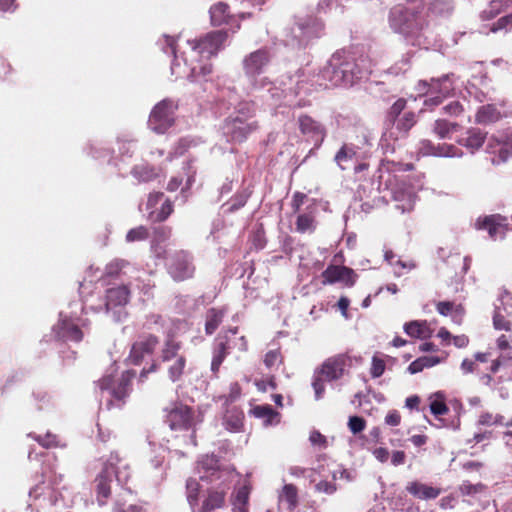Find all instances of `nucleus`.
Returning <instances> with one entry per match:
<instances>
[{
	"mask_svg": "<svg viewBox=\"0 0 512 512\" xmlns=\"http://www.w3.org/2000/svg\"><path fill=\"white\" fill-rule=\"evenodd\" d=\"M227 40V33L223 31H214L196 40H187L185 47L181 50V55L177 54L175 39L170 36H164L166 47H163L165 53L169 51L174 54V60L171 65V72L176 77L188 78L191 81H198L212 73V65L208 60L215 56L224 48Z\"/></svg>",
	"mask_w": 512,
	"mask_h": 512,
	"instance_id": "1",
	"label": "nucleus"
},
{
	"mask_svg": "<svg viewBox=\"0 0 512 512\" xmlns=\"http://www.w3.org/2000/svg\"><path fill=\"white\" fill-rule=\"evenodd\" d=\"M269 61L270 55L265 49L256 50L244 57L242 65L245 76L250 83L249 92L258 94L270 105L281 103V100H283V104L288 106L301 105L300 102L296 103L294 101V97L299 94L301 76L297 75L295 79L289 77V87L286 89L278 87L267 77L261 76Z\"/></svg>",
	"mask_w": 512,
	"mask_h": 512,
	"instance_id": "2",
	"label": "nucleus"
},
{
	"mask_svg": "<svg viewBox=\"0 0 512 512\" xmlns=\"http://www.w3.org/2000/svg\"><path fill=\"white\" fill-rule=\"evenodd\" d=\"M370 73L368 68H361L359 63L348 59L344 53L337 52L323 69L322 77L332 86H351Z\"/></svg>",
	"mask_w": 512,
	"mask_h": 512,
	"instance_id": "3",
	"label": "nucleus"
},
{
	"mask_svg": "<svg viewBox=\"0 0 512 512\" xmlns=\"http://www.w3.org/2000/svg\"><path fill=\"white\" fill-rule=\"evenodd\" d=\"M389 23L395 32L404 35L408 43L427 48V35L419 16L402 6H396L390 11Z\"/></svg>",
	"mask_w": 512,
	"mask_h": 512,
	"instance_id": "4",
	"label": "nucleus"
},
{
	"mask_svg": "<svg viewBox=\"0 0 512 512\" xmlns=\"http://www.w3.org/2000/svg\"><path fill=\"white\" fill-rule=\"evenodd\" d=\"M130 476L131 472L128 463L121 459L118 454L112 453L107 459L103 470L95 480L99 505H104L110 497L113 478H115L120 485H125L130 479Z\"/></svg>",
	"mask_w": 512,
	"mask_h": 512,
	"instance_id": "5",
	"label": "nucleus"
},
{
	"mask_svg": "<svg viewBox=\"0 0 512 512\" xmlns=\"http://www.w3.org/2000/svg\"><path fill=\"white\" fill-rule=\"evenodd\" d=\"M134 373L124 371L120 376L110 373L99 382L101 400L106 399L107 406L119 405V402L128 394V386Z\"/></svg>",
	"mask_w": 512,
	"mask_h": 512,
	"instance_id": "6",
	"label": "nucleus"
},
{
	"mask_svg": "<svg viewBox=\"0 0 512 512\" xmlns=\"http://www.w3.org/2000/svg\"><path fill=\"white\" fill-rule=\"evenodd\" d=\"M418 92L421 94L429 95L425 100V105L437 106L444 98L451 95L455 90L454 81L450 75L442 76L441 78L432 79L430 83L427 81H420L417 86Z\"/></svg>",
	"mask_w": 512,
	"mask_h": 512,
	"instance_id": "7",
	"label": "nucleus"
},
{
	"mask_svg": "<svg viewBox=\"0 0 512 512\" xmlns=\"http://www.w3.org/2000/svg\"><path fill=\"white\" fill-rule=\"evenodd\" d=\"M164 411L165 421L172 431L189 432L194 427V415L187 405L174 402L169 404Z\"/></svg>",
	"mask_w": 512,
	"mask_h": 512,
	"instance_id": "8",
	"label": "nucleus"
},
{
	"mask_svg": "<svg viewBox=\"0 0 512 512\" xmlns=\"http://www.w3.org/2000/svg\"><path fill=\"white\" fill-rule=\"evenodd\" d=\"M237 329H230L224 336L225 340L219 338L217 349L214 352L211 370L217 372L225 356L231 349H237L241 352L247 350V340L244 336L237 337Z\"/></svg>",
	"mask_w": 512,
	"mask_h": 512,
	"instance_id": "9",
	"label": "nucleus"
},
{
	"mask_svg": "<svg viewBox=\"0 0 512 512\" xmlns=\"http://www.w3.org/2000/svg\"><path fill=\"white\" fill-rule=\"evenodd\" d=\"M177 105L171 100L159 102L152 110L148 125L156 133H164L174 121Z\"/></svg>",
	"mask_w": 512,
	"mask_h": 512,
	"instance_id": "10",
	"label": "nucleus"
},
{
	"mask_svg": "<svg viewBox=\"0 0 512 512\" xmlns=\"http://www.w3.org/2000/svg\"><path fill=\"white\" fill-rule=\"evenodd\" d=\"M486 150L493 155L491 160L494 164L503 163L512 157V137L504 132L493 134L488 139Z\"/></svg>",
	"mask_w": 512,
	"mask_h": 512,
	"instance_id": "11",
	"label": "nucleus"
},
{
	"mask_svg": "<svg viewBox=\"0 0 512 512\" xmlns=\"http://www.w3.org/2000/svg\"><path fill=\"white\" fill-rule=\"evenodd\" d=\"M322 29V23L316 18H298L292 28V38L299 46H304L311 39L320 36Z\"/></svg>",
	"mask_w": 512,
	"mask_h": 512,
	"instance_id": "12",
	"label": "nucleus"
},
{
	"mask_svg": "<svg viewBox=\"0 0 512 512\" xmlns=\"http://www.w3.org/2000/svg\"><path fill=\"white\" fill-rule=\"evenodd\" d=\"M197 470L202 480L217 482L223 479L235 478L233 472L220 470L218 460L214 455L202 456L197 464Z\"/></svg>",
	"mask_w": 512,
	"mask_h": 512,
	"instance_id": "13",
	"label": "nucleus"
},
{
	"mask_svg": "<svg viewBox=\"0 0 512 512\" xmlns=\"http://www.w3.org/2000/svg\"><path fill=\"white\" fill-rule=\"evenodd\" d=\"M167 265L169 274L177 281L190 278L195 270L191 256L185 251L174 253Z\"/></svg>",
	"mask_w": 512,
	"mask_h": 512,
	"instance_id": "14",
	"label": "nucleus"
},
{
	"mask_svg": "<svg viewBox=\"0 0 512 512\" xmlns=\"http://www.w3.org/2000/svg\"><path fill=\"white\" fill-rule=\"evenodd\" d=\"M129 297V290L126 286H118L113 287L107 290L106 294V302L104 306L101 305H94L91 300L87 299L84 301V307L83 309L85 311L92 310V311H109L110 309L117 307V306H123L128 302Z\"/></svg>",
	"mask_w": 512,
	"mask_h": 512,
	"instance_id": "15",
	"label": "nucleus"
},
{
	"mask_svg": "<svg viewBox=\"0 0 512 512\" xmlns=\"http://www.w3.org/2000/svg\"><path fill=\"white\" fill-rule=\"evenodd\" d=\"M233 480L234 478H225L208 489L207 496L202 505L203 512H209L224 505L227 492L230 490Z\"/></svg>",
	"mask_w": 512,
	"mask_h": 512,
	"instance_id": "16",
	"label": "nucleus"
},
{
	"mask_svg": "<svg viewBox=\"0 0 512 512\" xmlns=\"http://www.w3.org/2000/svg\"><path fill=\"white\" fill-rule=\"evenodd\" d=\"M393 200L396 202V208L402 213L410 212L414 209L417 196L416 189L406 183H397L391 188Z\"/></svg>",
	"mask_w": 512,
	"mask_h": 512,
	"instance_id": "17",
	"label": "nucleus"
},
{
	"mask_svg": "<svg viewBox=\"0 0 512 512\" xmlns=\"http://www.w3.org/2000/svg\"><path fill=\"white\" fill-rule=\"evenodd\" d=\"M323 284L340 283L345 286H353L357 275L353 269L346 266L330 265L322 273Z\"/></svg>",
	"mask_w": 512,
	"mask_h": 512,
	"instance_id": "18",
	"label": "nucleus"
},
{
	"mask_svg": "<svg viewBox=\"0 0 512 512\" xmlns=\"http://www.w3.org/2000/svg\"><path fill=\"white\" fill-rule=\"evenodd\" d=\"M256 128L254 122H248L239 116L229 118L223 126V132L228 140L241 142Z\"/></svg>",
	"mask_w": 512,
	"mask_h": 512,
	"instance_id": "19",
	"label": "nucleus"
},
{
	"mask_svg": "<svg viewBox=\"0 0 512 512\" xmlns=\"http://www.w3.org/2000/svg\"><path fill=\"white\" fill-rule=\"evenodd\" d=\"M146 210L152 221H163L171 214L172 204L169 200H164L162 193H152L148 197Z\"/></svg>",
	"mask_w": 512,
	"mask_h": 512,
	"instance_id": "20",
	"label": "nucleus"
},
{
	"mask_svg": "<svg viewBox=\"0 0 512 512\" xmlns=\"http://www.w3.org/2000/svg\"><path fill=\"white\" fill-rule=\"evenodd\" d=\"M475 226L479 230H487L489 236L494 240L503 238L506 232L505 218L500 215L479 218Z\"/></svg>",
	"mask_w": 512,
	"mask_h": 512,
	"instance_id": "21",
	"label": "nucleus"
},
{
	"mask_svg": "<svg viewBox=\"0 0 512 512\" xmlns=\"http://www.w3.org/2000/svg\"><path fill=\"white\" fill-rule=\"evenodd\" d=\"M415 123L416 119L414 113H404L401 118L397 119L393 127L383 134V141L388 142L404 137Z\"/></svg>",
	"mask_w": 512,
	"mask_h": 512,
	"instance_id": "22",
	"label": "nucleus"
},
{
	"mask_svg": "<svg viewBox=\"0 0 512 512\" xmlns=\"http://www.w3.org/2000/svg\"><path fill=\"white\" fill-rule=\"evenodd\" d=\"M346 361L347 359L344 355L329 358L323 363L318 374L324 377L328 382L337 380L342 377L344 373Z\"/></svg>",
	"mask_w": 512,
	"mask_h": 512,
	"instance_id": "23",
	"label": "nucleus"
},
{
	"mask_svg": "<svg viewBox=\"0 0 512 512\" xmlns=\"http://www.w3.org/2000/svg\"><path fill=\"white\" fill-rule=\"evenodd\" d=\"M157 340L148 336L138 340L131 348L128 360L133 364H139L141 360L149 356L155 349Z\"/></svg>",
	"mask_w": 512,
	"mask_h": 512,
	"instance_id": "24",
	"label": "nucleus"
},
{
	"mask_svg": "<svg viewBox=\"0 0 512 512\" xmlns=\"http://www.w3.org/2000/svg\"><path fill=\"white\" fill-rule=\"evenodd\" d=\"M421 152L423 155H432L437 157H462L463 152L460 148L451 144H441L434 146L430 141H423L421 143Z\"/></svg>",
	"mask_w": 512,
	"mask_h": 512,
	"instance_id": "25",
	"label": "nucleus"
},
{
	"mask_svg": "<svg viewBox=\"0 0 512 512\" xmlns=\"http://www.w3.org/2000/svg\"><path fill=\"white\" fill-rule=\"evenodd\" d=\"M485 139L486 134L479 128H469L463 136L458 138L457 143L474 153L482 147Z\"/></svg>",
	"mask_w": 512,
	"mask_h": 512,
	"instance_id": "26",
	"label": "nucleus"
},
{
	"mask_svg": "<svg viewBox=\"0 0 512 512\" xmlns=\"http://www.w3.org/2000/svg\"><path fill=\"white\" fill-rule=\"evenodd\" d=\"M61 319L58 324V335L62 338L71 341H80L82 339V332L79 329V319L77 322L73 318L64 317L62 313L60 314Z\"/></svg>",
	"mask_w": 512,
	"mask_h": 512,
	"instance_id": "27",
	"label": "nucleus"
},
{
	"mask_svg": "<svg viewBox=\"0 0 512 512\" xmlns=\"http://www.w3.org/2000/svg\"><path fill=\"white\" fill-rule=\"evenodd\" d=\"M251 487L244 484L235 489L231 495L232 512H249V495Z\"/></svg>",
	"mask_w": 512,
	"mask_h": 512,
	"instance_id": "28",
	"label": "nucleus"
},
{
	"mask_svg": "<svg viewBox=\"0 0 512 512\" xmlns=\"http://www.w3.org/2000/svg\"><path fill=\"white\" fill-rule=\"evenodd\" d=\"M251 413L256 418L262 419L264 426L276 425L280 422V414L269 405H257L251 410Z\"/></svg>",
	"mask_w": 512,
	"mask_h": 512,
	"instance_id": "29",
	"label": "nucleus"
},
{
	"mask_svg": "<svg viewBox=\"0 0 512 512\" xmlns=\"http://www.w3.org/2000/svg\"><path fill=\"white\" fill-rule=\"evenodd\" d=\"M243 418V412L237 407H233L227 410L223 418V425L230 432H239L243 426Z\"/></svg>",
	"mask_w": 512,
	"mask_h": 512,
	"instance_id": "30",
	"label": "nucleus"
},
{
	"mask_svg": "<svg viewBox=\"0 0 512 512\" xmlns=\"http://www.w3.org/2000/svg\"><path fill=\"white\" fill-rule=\"evenodd\" d=\"M227 310L225 307L211 308L206 313L205 331L207 334H213L222 323Z\"/></svg>",
	"mask_w": 512,
	"mask_h": 512,
	"instance_id": "31",
	"label": "nucleus"
},
{
	"mask_svg": "<svg viewBox=\"0 0 512 512\" xmlns=\"http://www.w3.org/2000/svg\"><path fill=\"white\" fill-rule=\"evenodd\" d=\"M407 491L419 499H434L439 495L438 489L419 482L409 483Z\"/></svg>",
	"mask_w": 512,
	"mask_h": 512,
	"instance_id": "32",
	"label": "nucleus"
},
{
	"mask_svg": "<svg viewBox=\"0 0 512 512\" xmlns=\"http://www.w3.org/2000/svg\"><path fill=\"white\" fill-rule=\"evenodd\" d=\"M501 117L500 111L496 106L488 104L481 106L475 115V122L478 124H490L496 122Z\"/></svg>",
	"mask_w": 512,
	"mask_h": 512,
	"instance_id": "33",
	"label": "nucleus"
},
{
	"mask_svg": "<svg viewBox=\"0 0 512 512\" xmlns=\"http://www.w3.org/2000/svg\"><path fill=\"white\" fill-rule=\"evenodd\" d=\"M404 331L411 337L420 339L429 338L432 335V330L426 321H412L404 326Z\"/></svg>",
	"mask_w": 512,
	"mask_h": 512,
	"instance_id": "34",
	"label": "nucleus"
},
{
	"mask_svg": "<svg viewBox=\"0 0 512 512\" xmlns=\"http://www.w3.org/2000/svg\"><path fill=\"white\" fill-rule=\"evenodd\" d=\"M211 23L215 26L228 23L229 19L232 18L229 7L223 2L214 4L210 8Z\"/></svg>",
	"mask_w": 512,
	"mask_h": 512,
	"instance_id": "35",
	"label": "nucleus"
},
{
	"mask_svg": "<svg viewBox=\"0 0 512 512\" xmlns=\"http://www.w3.org/2000/svg\"><path fill=\"white\" fill-rule=\"evenodd\" d=\"M163 169L160 168L156 171L147 163L136 165L132 170V175L140 182H148L155 178H158L162 173Z\"/></svg>",
	"mask_w": 512,
	"mask_h": 512,
	"instance_id": "36",
	"label": "nucleus"
},
{
	"mask_svg": "<svg viewBox=\"0 0 512 512\" xmlns=\"http://www.w3.org/2000/svg\"><path fill=\"white\" fill-rule=\"evenodd\" d=\"M436 308H437V311L439 314H441L443 316H448L451 314L452 320L455 323H458V324L461 323V320H462V317L464 314V310L461 305L455 306L452 302L443 301V302H439L437 304Z\"/></svg>",
	"mask_w": 512,
	"mask_h": 512,
	"instance_id": "37",
	"label": "nucleus"
},
{
	"mask_svg": "<svg viewBox=\"0 0 512 512\" xmlns=\"http://www.w3.org/2000/svg\"><path fill=\"white\" fill-rule=\"evenodd\" d=\"M503 301L504 298L502 299V304H504ZM509 314L510 312L504 305H497L493 316L494 327L499 330L509 331L511 329V324L506 320Z\"/></svg>",
	"mask_w": 512,
	"mask_h": 512,
	"instance_id": "38",
	"label": "nucleus"
},
{
	"mask_svg": "<svg viewBox=\"0 0 512 512\" xmlns=\"http://www.w3.org/2000/svg\"><path fill=\"white\" fill-rule=\"evenodd\" d=\"M279 501L280 503L286 504L287 509H294L298 502L296 487L292 484L284 485L282 491L279 494Z\"/></svg>",
	"mask_w": 512,
	"mask_h": 512,
	"instance_id": "39",
	"label": "nucleus"
},
{
	"mask_svg": "<svg viewBox=\"0 0 512 512\" xmlns=\"http://www.w3.org/2000/svg\"><path fill=\"white\" fill-rule=\"evenodd\" d=\"M459 128V125L446 120H436L433 126L434 133L441 139L451 138L453 132Z\"/></svg>",
	"mask_w": 512,
	"mask_h": 512,
	"instance_id": "40",
	"label": "nucleus"
},
{
	"mask_svg": "<svg viewBox=\"0 0 512 512\" xmlns=\"http://www.w3.org/2000/svg\"><path fill=\"white\" fill-rule=\"evenodd\" d=\"M496 345L500 351V358L504 361H510L512 365V335L502 334L497 338Z\"/></svg>",
	"mask_w": 512,
	"mask_h": 512,
	"instance_id": "41",
	"label": "nucleus"
},
{
	"mask_svg": "<svg viewBox=\"0 0 512 512\" xmlns=\"http://www.w3.org/2000/svg\"><path fill=\"white\" fill-rule=\"evenodd\" d=\"M430 410L434 415H444L448 412L445 397L442 392H436L429 397Z\"/></svg>",
	"mask_w": 512,
	"mask_h": 512,
	"instance_id": "42",
	"label": "nucleus"
},
{
	"mask_svg": "<svg viewBox=\"0 0 512 512\" xmlns=\"http://www.w3.org/2000/svg\"><path fill=\"white\" fill-rule=\"evenodd\" d=\"M386 259L389 261V264L393 267L394 274L398 277L404 275L406 272L411 271L416 267V264L411 260H394V257H389L388 254H386Z\"/></svg>",
	"mask_w": 512,
	"mask_h": 512,
	"instance_id": "43",
	"label": "nucleus"
},
{
	"mask_svg": "<svg viewBox=\"0 0 512 512\" xmlns=\"http://www.w3.org/2000/svg\"><path fill=\"white\" fill-rule=\"evenodd\" d=\"M299 126L304 134H321L320 126L308 116L299 117Z\"/></svg>",
	"mask_w": 512,
	"mask_h": 512,
	"instance_id": "44",
	"label": "nucleus"
},
{
	"mask_svg": "<svg viewBox=\"0 0 512 512\" xmlns=\"http://www.w3.org/2000/svg\"><path fill=\"white\" fill-rule=\"evenodd\" d=\"M172 361L173 363L169 366L168 372L170 379L172 381H176L180 378V376L183 373L185 367V358L183 356H179Z\"/></svg>",
	"mask_w": 512,
	"mask_h": 512,
	"instance_id": "45",
	"label": "nucleus"
},
{
	"mask_svg": "<svg viewBox=\"0 0 512 512\" xmlns=\"http://www.w3.org/2000/svg\"><path fill=\"white\" fill-rule=\"evenodd\" d=\"M187 500L192 509L198 504L199 483L195 479H189L186 484Z\"/></svg>",
	"mask_w": 512,
	"mask_h": 512,
	"instance_id": "46",
	"label": "nucleus"
},
{
	"mask_svg": "<svg viewBox=\"0 0 512 512\" xmlns=\"http://www.w3.org/2000/svg\"><path fill=\"white\" fill-rule=\"evenodd\" d=\"M297 231L301 233L311 232L315 229L314 219L311 215H299L296 222Z\"/></svg>",
	"mask_w": 512,
	"mask_h": 512,
	"instance_id": "47",
	"label": "nucleus"
},
{
	"mask_svg": "<svg viewBox=\"0 0 512 512\" xmlns=\"http://www.w3.org/2000/svg\"><path fill=\"white\" fill-rule=\"evenodd\" d=\"M355 156V152L352 148H349L347 146H343L338 153L335 156V161L339 165L341 169H346V163L348 161H352L353 157Z\"/></svg>",
	"mask_w": 512,
	"mask_h": 512,
	"instance_id": "48",
	"label": "nucleus"
},
{
	"mask_svg": "<svg viewBox=\"0 0 512 512\" xmlns=\"http://www.w3.org/2000/svg\"><path fill=\"white\" fill-rule=\"evenodd\" d=\"M178 350H179V344L177 342H175L174 340H168L165 344V347L162 351V359L163 361H172V360H175L177 357H179L180 355H178Z\"/></svg>",
	"mask_w": 512,
	"mask_h": 512,
	"instance_id": "49",
	"label": "nucleus"
},
{
	"mask_svg": "<svg viewBox=\"0 0 512 512\" xmlns=\"http://www.w3.org/2000/svg\"><path fill=\"white\" fill-rule=\"evenodd\" d=\"M29 436L33 437L40 445L45 448H51L60 446V440L58 437L50 432L46 433L44 436L30 434Z\"/></svg>",
	"mask_w": 512,
	"mask_h": 512,
	"instance_id": "50",
	"label": "nucleus"
},
{
	"mask_svg": "<svg viewBox=\"0 0 512 512\" xmlns=\"http://www.w3.org/2000/svg\"><path fill=\"white\" fill-rule=\"evenodd\" d=\"M503 420L504 417L500 414L485 412L479 416L478 424L483 426L501 425L503 424Z\"/></svg>",
	"mask_w": 512,
	"mask_h": 512,
	"instance_id": "51",
	"label": "nucleus"
},
{
	"mask_svg": "<svg viewBox=\"0 0 512 512\" xmlns=\"http://www.w3.org/2000/svg\"><path fill=\"white\" fill-rule=\"evenodd\" d=\"M348 427L353 434H358L365 429L366 421L362 417L351 416L348 420Z\"/></svg>",
	"mask_w": 512,
	"mask_h": 512,
	"instance_id": "52",
	"label": "nucleus"
},
{
	"mask_svg": "<svg viewBox=\"0 0 512 512\" xmlns=\"http://www.w3.org/2000/svg\"><path fill=\"white\" fill-rule=\"evenodd\" d=\"M326 381L327 380H325V378L319 375L318 373L315 375L314 380L312 382V387L314 389L316 400H319L323 397Z\"/></svg>",
	"mask_w": 512,
	"mask_h": 512,
	"instance_id": "53",
	"label": "nucleus"
},
{
	"mask_svg": "<svg viewBox=\"0 0 512 512\" xmlns=\"http://www.w3.org/2000/svg\"><path fill=\"white\" fill-rule=\"evenodd\" d=\"M148 236L147 229L143 226H139L137 228L131 229L127 235L126 240L128 242H134L139 240H144Z\"/></svg>",
	"mask_w": 512,
	"mask_h": 512,
	"instance_id": "54",
	"label": "nucleus"
},
{
	"mask_svg": "<svg viewBox=\"0 0 512 512\" xmlns=\"http://www.w3.org/2000/svg\"><path fill=\"white\" fill-rule=\"evenodd\" d=\"M385 371V362L383 359L374 356L372 358V364L370 369V374L373 378L380 377Z\"/></svg>",
	"mask_w": 512,
	"mask_h": 512,
	"instance_id": "55",
	"label": "nucleus"
},
{
	"mask_svg": "<svg viewBox=\"0 0 512 512\" xmlns=\"http://www.w3.org/2000/svg\"><path fill=\"white\" fill-rule=\"evenodd\" d=\"M264 363L268 368H273L281 363V355L278 350L269 351L264 358Z\"/></svg>",
	"mask_w": 512,
	"mask_h": 512,
	"instance_id": "56",
	"label": "nucleus"
},
{
	"mask_svg": "<svg viewBox=\"0 0 512 512\" xmlns=\"http://www.w3.org/2000/svg\"><path fill=\"white\" fill-rule=\"evenodd\" d=\"M253 112V106L248 102H241L237 106V116L245 119L246 121H248L249 117L252 116Z\"/></svg>",
	"mask_w": 512,
	"mask_h": 512,
	"instance_id": "57",
	"label": "nucleus"
},
{
	"mask_svg": "<svg viewBox=\"0 0 512 512\" xmlns=\"http://www.w3.org/2000/svg\"><path fill=\"white\" fill-rule=\"evenodd\" d=\"M384 421L388 426H398L401 422V415L397 410H391L385 416Z\"/></svg>",
	"mask_w": 512,
	"mask_h": 512,
	"instance_id": "58",
	"label": "nucleus"
},
{
	"mask_svg": "<svg viewBox=\"0 0 512 512\" xmlns=\"http://www.w3.org/2000/svg\"><path fill=\"white\" fill-rule=\"evenodd\" d=\"M505 6H512V0H493L490 3V16L492 17L494 14L499 13L500 9Z\"/></svg>",
	"mask_w": 512,
	"mask_h": 512,
	"instance_id": "59",
	"label": "nucleus"
},
{
	"mask_svg": "<svg viewBox=\"0 0 512 512\" xmlns=\"http://www.w3.org/2000/svg\"><path fill=\"white\" fill-rule=\"evenodd\" d=\"M406 107V100L398 99L390 108L389 115L392 117H398Z\"/></svg>",
	"mask_w": 512,
	"mask_h": 512,
	"instance_id": "60",
	"label": "nucleus"
},
{
	"mask_svg": "<svg viewBox=\"0 0 512 512\" xmlns=\"http://www.w3.org/2000/svg\"><path fill=\"white\" fill-rule=\"evenodd\" d=\"M316 490L326 494H333L336 491V486L329 481H320L316 484Z\"/></svg>",
	"mask_w": 512,
	"mask_h": 512,
	"instance_id": "61",
	"label": "nucleus"
},
{
	"mask_svg": "<svg viewBox=\"0 0 512 512\" xmlns=\"http://www.w3.org/2000/svg\"><path fill=\"white\" fill-rule=\"evenodd\" d=\"M259 391L266 392L269 388L275 389L276 385L273 378L267 380H259L255 382Z\"/></svg>",
	"mask_w": 512,
	"mask_h": 512,
	"instance_id": "62",
	"label": "nucleus"
},
{
	"mask_svg": "<svg viewBox=\"0 0 512 512\" xmlns=\"http://www.w3.org/2000/svg\"><path fill=\"white\" fill-rule=\"evenodd\" d=\"M444 110L449 115L457 116L463 111V108L459 102H452L446 105Z\"/></svg>",
	"mask_w": 512,
	"mask_h": 512,
	"instance_id": "63",
	"label": "nucleus"
},
{
	"mask_svg": "<svg viewBox=\"0 0 512 512\" xmlns=\"http://www.w3.org/2000/svg\"><path fill=\"white\" fill-rule=\"evenodd\" d=\"M510 22H512V14L500 18L491 28V31L496 32L498 30L505 29Z\"/></svg>",
	"mask_w": 512,
	"mask_h": 512,
	"instance_id": "64",
	"label": "nucleus"
}]
</instances>
